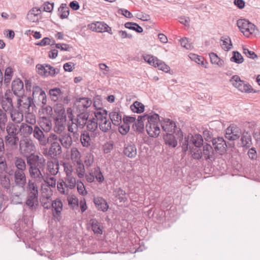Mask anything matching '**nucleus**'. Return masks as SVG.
<instances>
[{"instance_id": "60", "label": "nucleus", "mask_w": 260, "mask_h": 260, "mask_svg": "<svg viewBox=\"0 0 260 260\" xmlns=\"http://www.w3.org/2000/svg\"><path fill=\"white\" fill-rule=\"evenodd\" d=\"M13 74V71L11 68L8 67L6 69L4 80L5 84L7 85L8 83H9L10 80H11Z\"/></svg>"}, {"instance_id": "18", "label": "nucleus", "mask_w": 260, "mask_h": 260, "mask_svg": "<svg viewBox=\"0 0 260 260\" xmlns=\"http://www.w3.org/2000/svg\"><path fill=\"white\" fill-rule=\"evenodd\" d=\"M40 169L39 167L35 168L31 167V168H28L29 174L32 178L31 180L38 183H42L43 180H44L45 177L42 175Z\"/></svg>"}, {"instance_id": "40", "label": "nucleus", "mask_w": 260, "mask_h": 260, "mask_svg": "<svg viewBox=\"0 0 260 260\" xmlns=\"http://www.w3.org/2000/svg\"><path fill=\"white\" fill-rule=\"evenodd\" d=\"M94 116L98 123H99V121H102L107 117V111L103 109L96 110L94 112Z\"/></svg>"}, {"instance_id": "52", "label": "nucleus", "mask_w": 260, "mask_h": 260, "mask_svg": "<svg viewBox=\"0 0 260 260\" xmlns=\"http://www.w3.org/2000/svg\"><path fill=\"white\" fill-rule=\"evenodd\" d=\"M190 153L193 158L199 160L202 157L203 152L198 147H191L189 146Z\"/></svg>"}, {"instance_id": "39", "label": "nucleus", "mask_w": 260, "mask_h": 260, "mask_svg": "<svg viewBox=\"0 0 260 260\" xmlns=\"http://www.w3.org/2000/svg\"><path fill=\"white\" fill-rule=\"evenodd\" d=\"M147 117H149V116L147 115H145L144 116H139L138 117L137 121L135 123V126L136 127V129L139 132H142L144 128V121L145 120H147Z\"/></svg>"}, {"instance_id": "63", "label": "nucleus", "mask_w": 260, "mask_h": 260, "mask_svg": "<svg viewBox=\"0 0 260 260\" xmlns=\"http://www.w3.org/2000/svg\"><path fill=\"white\" fill-rule=\"evenodd\" d=\"M93 171L94 179L95 178L99 183H102L104 180V177L102 173L100 168L98 167L94 168Z\"/></svg>"}, {"instance_id": "61", "label": "nucleus", "mask_w": 260, "mask_h": 260, "mask_svg": "<svg viewBox=\"0 0 260 260\" xmlns=\"http://www.w3.org/2000/svg\"><path fill=\"white\" fill-rule=\"evenodd\" d=\"M26 114L25 116V120L26 123H28L31 125H34L36 123V116L29 111L26 112Z\"/></svg>"}, {"instance_id": "28", "label": "nucleus", "mask_w": 260, "mask_h": 260, "mask_svg": "<svg viewBox=\"0 0 260 260\" xmlns=\"http://www.w3.org/2000/svg\"><path fill=\"white\" fill-rule=\"evenodd\" d=\"M33 131L34 137L39 141L40 144L45 145L46 144V138L40 127L37 125L35 126Z\"/></svg>"}, {"instance_id": "37", "label": "nucleus", "mask_w": 260, "mask_h": 260, "mask_svg": "<svg viewBox=\"0 0 260 260\" xmlns=\"http://www.w3.org/2000/svg\"><path fill=\"white\" fill-rule=\"evenodd\" d=\"M25 203L29 208L33 209L36 205L38 204V195L27 194Z\"/></svg>"}, {"instance_id": "21", "label": "nucleus", "mask_w": 260, "mask_h": 260, "mask_svg": "<svg viewBox=\"0 0 260 260\" xmlns=\"http://www.w3.org/2000/svg\"><path fill=\"white\" fill-rule=\"evenodd\" d=\"M215 151L210 144L208 143L204 144L203 154L206 160H214L215 159Z\"/></svg>"}, {"instance_id": "27", "label": "nucleus", "mask_w": 260, "mask_h": 260, "mask_svg": "<svg viewBox=\"0 0 260 260\" xmlns=\"http://www.w3.org/2000/svg\"><path fill=\"white\" fill-rule=\"evenodd\" d=\"M20 125L14 122H9L5 126V129L7 135L16 136L19 134Z\"/></svg>"}, {"instance_id": "62", "label": "nucleus", "mask_w": 260, "mask_h": 260, "mask_svg": "<svg viewBox=\"0 0 260 260\" xmlns=\"http://www.w3.org/2000/svg\"><path fill=\"white\" fill-rule=\"evenodd\" d=\"M221 41L222 42L221 44L222 48L226 51L230 50L232 46L230 38L229 37L225 38L223 40H221Z\"/></svg>"}, {"instance_id": "11", "label": "nucleus", "mask_w": 260, "mask_h": 260, "mask_svg": "<svg viewBox=\"0 0 260 260\" xmlns=\"http://www.w3.org/2000/svg\"><path fill=\"white\" fill-rule=\"evenodd\" d=\"M92 101L88 98L77 99L74 102L73 110L75 111H87L88 108L92 104Z\"/></svg>"}, {"instance_id": "55", "label": "nucleus", "mask_w": 260, "mask_h": 260, "mask_svg": "<svg viewBox=\"0 0 260 260\" xmlns=\"http://www.w3.org/2000/svg\"><path fill=\"white\" fill-rule=\"evenodd\" d=\"M71 172V171L68 169V171L66 170V175L68 176V178H66V180H67L68 184L66 183V187H69L70 189H73L75 188L76 184V178L73 177L69 176V173Z\"/></svg>"}, {"instance_id": "54", "label": "nucleus", "mask_w": 260, "mask_h": 260, "mask_svg": "<svg viewBox=\"0 0 260 260\" xmlns=\"http://www.w3.org/2000/svg\"><path fill=\"white\" fill-rule=\"evenodd\" d=\"M80 141L83 147H88L91 144L90 137L86 132L81 135Z\"/></svg>"}, {"instance_id": "36", "label": "nucleus", "mask_w": 260, "mask_h": 260, "mask_svg": "<svg viewBox=\"0 0 260 260\" xmlns=\"http://www.w3.org/2000/svg\"><path fill=\"white\" fill-rule=\"evenodd\" d=\"M14 166L16 168L15 170L25 171L26 169V165L24 159L19 156L15 157Z\"/></svg>"}, {"instance_id": "56", "label": "nucleus", "mask_w": 260, "mask_h": 260, "mask_svg": "<svg viewBox=\"0 0 260 260\" xmlns=\"http://www.w3.org/2000/svg\"><path fill=\"white\" fill-rule=\"evenodd\" d=\"M62 138H58V136L55 134H51L48 138H46V144L47 143H53V141H58L60 142V144L64 146V144H65V141H64L63 135L62 136Z\"/></svg>"}, {"instance_id": "3", "label": "nucleus", "mask_w": 260, "mask_h": 260, "mask_svg": "<svg viewBox=\"0 0 260 260\" xmlns=\"http://www.w3.org/2000/svg\"><path fill=\"white\" fill-rule=\"evenodd\" d=\"M36 150V146L30 138H21L19 141V151L21 155L24 156L29 154L35 153Z\"/></svg>"}, {"instance_id": "6", "label": "nucleus", "mask_w": 260, "mask_h": 260, "mask_svg": "<svg viewBox=\"0 0 260 260\" xmlns=\"http://www.w3.org/2000/svg\"><path fill=\"white\" fill-rule=\"evenodd\" d=\"M25 184L13 183L12 186L11 192L12 201L16 204L22 203L21 196L25 190Z\"/></svg>"}, {"instance_id": "25", "label": "nucleus", "mask_w": 260, "mask_h": 260, "mask_svg": "<svg viewBox=\"0 0 260 260\" xmlns=\"http://www.w3.org/2000/svg\"><path fill=\"white\" fill-rule=\"evenodd\" d=\"M34 128L25 122L21 123L19 128V134L21 138H28L32 134Z\"/></svg>"}, {"instance_id": "15", "label": "nucleus", "mask_w": 260, "mask_h": 260, "mask_svg": "<svg viewBox=\"0 0 260 260\" xmlns=\"http://www.w3.org/2000/svg\"><path fill=\"white\" fill-rule=\"evenodd\" d=\"M1 109L8 113L14 108L12 99V94L6 92L1 101Z\"/></svg>"}, {"instance_id": "8", "label": "nucleus", "mask_w": 260, "mask_h": 260, "mask_svg": "<svg viewBox=\"0 0 260 260\" xmlns=\"http://www.w3.org/2000/svg\"><path fill=\"white\" fill-rule=\"evenodd\" d=\"M17 97V108L21 111L25 112L29 111L30 107L33 105L31 97L27 96L24 94Z\"/></svg>"}, {"instance_id": "35", "label": "nucleus", "mask_w": 260, "mask_h": 260, "mask_svg": "<svg viewBox=\"0 0 260 260\" xmlns=\"http://www.w3.org/2000/svg\"><path fill=\"white\" fill-rule=\"evenodd\" d=\"M113 193V196L117 198L120 202H125L127 201L126 192L121 187L115 188Z\"/></svg>"}, {"instance_id": "49", "label": "nucleus", "mask_w": 260, "mask_h": 260, "mask_svg": "<svg viewBox=\"0 0 260 260\" xmlns=\"http://www.w3.org/2000/svg\"><path fill=\"white\" fill-rule=\"evenodd\" d=\"M210 61L212 64L218 65L220 67H222L224 66V61L220 59L218 55L213 52L209 54Z\"/></svg>"}, {"instance_id": "50", "label": "nucleus", "mask_w": 260, "mask_h": 260, "mask_svg": "<svg viewBox=\"0 0 260 260\" xmlns=\"http://www.w3.org/2000/svg\"><path fill=\"white\" fill-rule=\"evenodd\" d=\"M87 129L91 132H94L98 127V121L95 118L89 119L86 123Z\"/></svg>"}, {"instance_id": "64", "label": "nucleus", "mask_w": 260, "mask_h": 260, "mask_svg": "<svg viewBox=\"0 0 260 260\" xmlns=\"http://www.w3.org/2000/svg\"><path fill=\"white\" fill-rule=\"evenodd\" d=\"M42 193L44 198L47 200H51V198L53 194V191L49 186H45L42 188Z\"/></svg>"}, {"instance_id": "10", "label": "nucleus", "mask_w": 260, "mask_h": 260, "mask_svg": "<svg viewBox=\"0 0 260 260\" xmlns=\"http://www.w3.org/2000/svg\"><path fill=\"white\" fill-rule=\"evenodd\" d=\"M44 199H43L42 204L44 208L49 209L52 206L53 209V212H55L56 215L57 216V219L59 220L60 219V213L62 210L63 204L61 201L59 199H56L51 203H46L44 201ZM54 216L55 213L53 212Z\"/></svg>"}, {"instance_id": "45", "label": "nucleus", "mask_w": 260, "mask_h": 260, "mask_svg": "<svg viewBox=\"0 0 260 260\" xmlns=\"http://www.w3.org/2000/svg\"><path fill=\"white\" fill-rule=\"evenodd\" d=\"M40 126L44 131L48 132L52 128L51 121L46 117H43L40 121Z\"/></svg>"}, {"instance_id": "47", "label": "nucleus", "mask_w": 260, "mask_h": 260, "mask_svg": "<svg viewBox=\"0 0 260 260\" xmlns=\"http://www.w3.org/2000/svg\"><path fill=\"white\" fill-rule=\"evenodd\" d=\"M48 171L52 175H55L58 172L59 165L57 162L49 161L47 163Z\"/></svg>"}, {"instance_id": "41", "label": "nucleus", "mask_w": 260, "mask_h": 260, "mask_svg": "<svg viewBox=\"0 0 260 260\" xmlns=\"http://www.w3.org/2000/svg\"><path fill=\"white\" fill-rule=\"evenodd\" d=\"M7 111L0 108V129L2 131L5 130V126L8 123V118L7 115Z\"/></svg>"}, {"instance_id": "20", "label": "nucleus", "mask_w": 260, "mask_h": 260, "mask_svg": "<svg viewBox=\"0 0 260 260\" xmlns=\"http://www.w3.org/2000/svg\"><path fill=\"white\" fill-rule=\"evenodd\" d=\"M12 173H9V175L13 174V183L25 184H26V177L25 171L14 170L12 171Z\"/></svg>"}, {"instance_id": "59", "label": "nucleus", "mask_w": 260, "mask_h": 260, "mask_svg": "<svg viewBox=\"0 0 260 260\" xmlns=\"http://www.w3.org/2000/svg\"><path fill=\"white\" fill-rule=\"evenodd\" d=\"M233 56L230 58V60L232 62H234L238 64L241 63L243 62L244 59L240 53L238 51H233Z\"/></svg>"}, {"instance_id": "33", "label": "nucleus", "mask_w": 260, "mask_h": 260, "mask_svg": "<svg viewBox=\"0 0 260 260\" xmlns=\"http://www.w3.org/2000/svg\"><path fill=\"white\" fill-rule=\"evenodd\" d=\"M109 28V26L104 22H96L92 23L90 25V28L94 31L98 32H105L107 28Z\"/></svg>"}, {"instance_id": "44", "label": "nucleus", "mask_w": 260, "mask_h": 260, "mask_svg": "<svg viewBox=\"0 0 260 260\" xmlns=\"http://www.w3.org/2000/svg\"><path fill=\"white\" fill-rule=\"evenodd\" d=\"M5 141L6 144L9 145L11 147L16 146L18 144V142L19 141L18 136L9 135H7L5 137Z\"/></svg>"}, {"instance_id": "38", "label": "nucleus", "mask_w": 260, "mask_h": 260, "mask_svg": "<svg viewBox=\"0 0 260 260\" xmlns=\"http://www.w3.org/2000/svg\"><path fill=\"white\" fill-rule=\"evenodd\" d=\"M60 143L58 141H54L51 143V146L49 151L50 154H53L56 156L61 153V147L60 145Z\"/></svg>"}, {"instance_id": "9", "label": "nucleus", "mask_w": 260, "mask_h": 260, "mask_svg": "<svg viewBox=\"0 0 260 260\" xmlns=\"http://www.w3.org/2000/svg\"><path fill=\"white\" fill-rule=\"evenodd\" d=\"M242 132L239 126L234 124H231L225 130V137L229 140L235 141L240 138Z\"/></svg>"}, {"instance_id": "32", "label": "nucleus", "mask_w": 260, "mask_h": 260, "mask_svg": "<svg viewBox=\"0 0 260 260\" xmlns=\"http://www.w3.org/2000/svg\"><path fill=\"white\" fill-rule=\"evenodd\" d=\"M25 190L27 194H37L39 195L38 187L36 182L32 180H28L26 182Z\"/></svg>"}, {"instance_id": "7", "label": "nucleus", "mask_w": 260, "mask_h": 260, "mask_svg": "<svg viewBox=\"0 0 260 260\" xmlns=\"http://www.w3.org/2000/svg\"><path fill=\"white\" fill-rule=\"evenodd\" d=\"M143 58L144 60L150 65L155 68H158V69L164 72L167 73L170 70V67L164 61L159 60L156 57L150 55H146L143 56Z\"/></svg>"}, {"instance_id": "24", "label": "nucleus", "mask_w": 260, "mask_h": 260, "mask_svg": "<svg viewBox=\"0 0 260 260\" xmlns=\"http://www.w3.org/2000/svg\"><path fill=\"white\" fill-rule=\"evenodd\" d=\"M23 111H20L18 109H13L8 113L10 114V117L12 121L15 123H20L23 120Z\"/></svg>"}, {"instance_id": "57", "label": "nucleus", "mask_w": 260, "mask_h": 260, "mask_svg": "<svg viewBox=\"0 0 260 260\" xmlns=\"http://www.w3.org/2000/svg\"><path fill=\"white\" fill-rule=\"evenodd\" d=\"M8 170V164L4 154L0 155V173H6Z\"/></svg>"}, {"instance_id": "17", "label": "nucleus", "mask_w": 260, "mask_h": 260, "mask_svg": "<svg viewBox=\"0 0 260 260\" xmlns=\"http://www.w3.org/2000/svg\"><path fill=\"white\" fill-rule=\"evenodd\" d=\"M42 10L37 7L32 8L27 13L26 18L31 22H38L42 18Z\"/></svg>"}, {"instance_id": "30", "label": "nucleus", "mask_w": 260, "mask_h": 260, "mask_svg": "<svg viewBox=\"0 0 260 260\" xmlns=\"http://www.w3.org/2000/svg\"><path fill=\"white\" fill-rule=\"evenodd\" d=\"M124 154L129 158H134L137 155V148L133 143L125 144L123 148Z\"/></svg>"}, {"instance_id": "4", "label": "nucleus", "mask_w": 260, "mask_h": 260, "mask_svg": "<svg viewBox=\"0 0 260 260\" xmlns=\"http://www.w3.org/2000/svg\"><path fill=\"white\" fill-rule=\"evenodd\" d=\"M74 112L76 114V118H74V116L72 108H68L67 113L69 120H73L74 122L78 123L80 128H83L86 125V122L88 120L89 113L87 111H75Z\"/></svg>"}, {"instance_id": "46", "label": "nucleus", "mask_w": 260, "mask_h": 260, "mask_svg": "<svg viewBox=\"0 0 260 260\" xmlns=\"http://www.w3.org/2000/svg\"><path fill=\"white\" fill-rule=\"evenodd\" d=\"M68 201L69 206L73 210H77L79 207L78 199L75 195H70L68 197Z\"/></svg>"}, {"instance_id": "53", "label": "nucleus", "mask_w": 260, "mask_h": 260, "mask_svg": "<svg viewBox=\"0 0 260 260\" xmlns=\"http://www.w3.org/2000/svg\"><path fill=\"white\" fill-rule=\"evenodd\" d=\"M131 109L134 112L141 113L144 110V106L141 103L136 101L131 106Z\"/></svg>"}, {"instance_id": "13", "label": "nucleus", "mask_w": 260, "mask_h": 260, "mask_svg": "<svg viewBox=\"0 0 260 260\" xmlns=\"http://www.w3.org/2000/svg\"><path fill=\"white\" fill-rule=\"evenodd\" d=\"M70 121H71V124L69 123L68 127V131L71 134H69L68 136L66 135V146L71 145L72 139H76L77 138L78 135L77 133L78 127H79L78 124L76 123V122H74L73 120Z\"/></svg>"}, {"instance_id": "19", "label": "nucleus", "mask_w": 260, "mask_h": 260, "mask_svg": "<svg viewBox=\"0 0 260 260\" xmlns=\"http://www.w3.org/2000/svg\"><path fill=\"white\" fill-rule=\"evenodd\" d=\"M12 90L13 93L17 96H20L24 94V90L23 82L19 79L13 80L12 83Z\"/></svg>"}, {"instance_id": "42", "label": "nucleus", "mask_w": 260, "mask_h": 260, "mask_svg": "<svg viewBox=\"0 0 260 260\" xmlns=\"http://www.w3.org/2000/svg\"><path fill=\"white\" fill-rule=\"evenodd\" d=\"M164 140L166 144L170 147L174 148L177 145V141L175 136L171 134L166 133V135L164 136Z\"/></svg>"}, {"instance_id": "2", "label": "nucleus", "mask_w": 260, "mask_h": 260, "mask_svg": "<svg viewBox=\"0 0 260 260\" xmlns=\"http://www.w3.org/2000/svg\"><path fill=\"white\" fill-rule=\"evenodd\" d=\"M159 116L157 114L149 116L146 124V131L151 137H156L160 133V128L158 125Z\"/></svg>"}, {"instance_id": "34", "label": "nucleus", "mask_w": 260, "mask_h": 260, "mask_svg": "<svg viewBox=\"0 0 260 260\" xmlns=\"http://www.w3.org/2000/svg\"><path fill=\"white\" fill-rule=\"evenodd\" d=\"M94 203L96 208L103 212L106 211L109 206L107 202L102 198H96L94 199Z\"/></svg>"}, {"instance_id": "12", "label": "nucleus", "mask_w": 260, "mask_h": 260, "mask_svg": "<svg viewBox=\"0 0 260 260\" xmlns=\"http://www.w3.org/2000/svg\"><path fill=\"white\" fill-rule=\"evenodd\" d=\"M212 143L214 150L218 154L222 155L226 152L227 145L222 137H217L213 139Z\"/></svg>"}, {"instance_id": "26", "label": "nucleus", "mask_w": 260, "mask_h": 260, "mask_svg": "<svg viewBox=\"0 0 260 260\" xmlns=\"http://www.w3.org/2000/svg\"><path fill=\"white\" fill-rule=\"evenodd\" d=\"M161 126L164 131L168 134L174 132L175 128L176 127L175 122L167 118L165 119L163 122H161Z\"/></svg>"}, {"instance_id": "1", "label": "nucleus", "mask_w": 260, "mask_h": 260, "mask_svg": "<svg viewBox=\"0 0 260 260\" xmlns=\"http://www.w3.org/2000/svg\"><path fill=\"white\" fill-rule=\"evenodd\" d=\"M49 94L51 100L54 102L59 99H61V102L56 103L54 106V131L57 133L60 134L65 130V98H63V93L58 88L50 89Z\"/></svg>"}, {"instance_id": "14", "label": "nucleus", "mask_w": 260, "mask_h": 260, "mask_svg": "<svg viewBox=\"0 0 260 260\" xmlns=\"http://www.w3.org/2000/svg\"><path fill=\"white\" fill-rule=\"evenodd\" d=\"M38 73L41 76H54L56 73V69L48 64H38L36 66Z\"/></svg>"}, {"instance_id": "16", "label": "nucleus", "mask_w": 260, "mask_h": 260, "mask_svg": "<svg viewBox=\"0 0 260 260\" xmlns=\"http://www.w3.org/2000/svg\"><path fill=\"white\" fill-rule=\"evenodd\" d=\"M34 154L35 153L29 154L28 155L24 156V157H26V162L29 166V168H31V167L32 168L39 167V168H41L39 164L40 165L42 164L45 161V160L44 158L40 159L38 155H35Z\"/></svg>"}, {"instance_id": "51", "label": "nucleus", "mask_w": 260, "mask_h": 260, "mask_svg": "<svg viewBox=\"0 0 260 260\" xmlns=\"http://www.w3.org/2000/svg\"><path fill=\"white\" fill-rule=\"evenodd\" d=\"M71 159L76 165V163L81 161L80 153L76 148H72L71 150Z\"/></svg>"}, {"instance_id": "22", "label": "nucleus", "mask_w": 260, "mask_h": 260, "mask_svg": "<svg viewBox=\"0 0 260 260\" xmlns=\"http://www.w3.org/2000/svg\"><path fill=\"white\" fill-rule=\"evenodd\" d=\"M241 145L242 147L249 148L252 145V137L251 134L246 131H244L241 135Z\"/></svg>"}, {"instance_id": "5", "label": "nucleus", "mask_w": 260, "mask_h": 260, "mask_svg": "<svg viewBox=\"0 0 260 260\" xmlns=\"http://www.w3.org/2000/svg\"><path fill=\"white\" fill-rule=\"evenodd\" d=\"M237 25L240 31L247 37L255 32L256 26L245 19H239Z\"/></svg>"}, {"instance_id": "29", "label": "nucleus", "mask_w": 260, "mask_h": 260, "mask_svg": "<svg viewBox=\"0 0 260 260\" xmlns=\"http://www.w3.org/2000/svg\"><path fill=\"white\" fill-rule=\"evenodd\" d=\"M187 139L189 140V142L193 144L196 147L200 148L204 145L203 137L200 134L192 135L189 134L187 136Z\"/></svg>"}, {"instance_id": "43", "label": "nucleus", "mask_w": 260, "mask_h": 260, "mask_svg": "<svg viewBox=\"0 0 260 260\" xmlns=\"http://www.w3.org/2000/svg\"><path fill=\"white\" fill-rule=\"evenodd\" d=\"M98 125L101 131L107 133L111 129V121L107 118L102 121H99Z\"/></svg>"}, {"instance_id": "23", "label": "nucleus", "mask_w": 260, "mask_h": 260, "mask_svg": "<svg viewBox=\"0 0 260 260\" xmlns=\"http://www.w3.org/2000/svg\"><path fill=\"white\" fill-rule=\"evenodd\" d=\"M33 98L36 100L38 99V102L42 104V106L46 104L47 97L46 93L41 88H36L35 91H33Z\"/></svg>"}, {"instance_id": "48", "label": "nucleus", "mask_w": 260, "mask_h": 260, "mask_svg": "<svg viewBox=\"0 0 260 260\" xmlns=\"http://www.w3.org/2000/svg\"><path fill=\"white\" fill-rule=\"evenodd\" d=\"M91 223L92 231L95 234H103V226L101 223L99 222L95 219L91 220Z\"/></svg>"}, {"instance_id": "31", "label": "nucleus", "mask_w": 260, "mask_h": 260, "mask_svg": "<svg viewBox=\"0 0 260 260\" xmlns=\"http://www.w3.org/2000/svg\"><path fill=\"white\" fill-rule=\"evenodd\" d=\"M111 121L115 125H119L121 123L122 116L118 109H115L109 114Z\"/></svg>"}, {"instance_id": "58", "label": "nucleus", "mask_w": 260, "mask_h": 260, "mask_svg": "<svg viewBox=\"0 0 260 260\" xmlns=\"http://www.w3.org/2000/svg\"><path fill=\"white\" fill-rule=\"evenodd\" d=\"M1 184L6 189H10L11 183L9 178L5 174L0 175Z\"/></svg>"}]
</instances>
